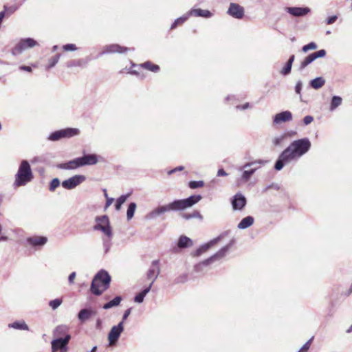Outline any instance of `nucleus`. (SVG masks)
Listing matches in <instances>:
<instances>
[{"label":"nucleus","mask_w":352,"mask_h":352,"mask_svg":"<svg viewBox=\"0 0 352 352\" xmlns=\"http://www.w3.org/2000/svg\"><path fill=\"white\" fill-rule=\"evenodd\" d=\"M122 300V297L120 296H116L113 300H110L109 302L105 303L103 305V309H109L111 307L118 306L120 305V302Z\"/></svg>","instance_id":"nucleus-33"},{"label":"nucleus","mask_w":352,"mask_h":352,"mask_svg":"<svg viewBox=\"0 0 352 352\" xmlns=\"http://www.w3.org/2000/svg\"><path fill=\"white\" fill-rule=\"evenodd\" d=\"M76 272H72L69 274L68 277V280L70 284H72L74 283V280L76 278Z\"/></svg>","instance_id":"nucleus-56"},{"label":"nucleus","mask_w":352,"mask_h":352,"mask_svg":"<svg viewBox=\"0 0 352 352\" xmlns=\"http://www.w3.org/2000/svg\"><path fill=\"white\" fill-rule=\"evenodd\" d=\"M258 167L253 168L250 170H245L243 171L242 174V179L247 182L250 179L251 176L255 173V171L257 170Z\"/></svg>","instance_id":"nucleus-40"},{"label":"nucleus","mask_w":352,"mask_h":352,"mask_svg":"<svg viewBox=\"0 0 352 352\" xmlns=\"http://www.w3.org/2000/svg\"><path fill=\"white\" fill-rule=\"evenodd\" d=\"M86 177L82 175H76L62 182V186L65 189L72 190L85 182Z\"/></svg>","instance_id":"nucleus-10"},{"label":"nucleus","mask_w":352,"mask_h":352,"mask_svg":"<svg viewBox=\"0 0 352 352\" xmlns=\"http://www.w3.org/2000/svg\"><path fill=\"white\" fill-rule=\"evenodd\" d=\"M129 50V48L126 47L120 46L118 44H111L104 47V50L99 54V56H102L105 54L112 53H124Z\"/></svg>","instance_id":"nucleus-16"},{"label":"nucleus","mask_w":352,"mask_h":352,"mask_svg":"<svg viewBox=\"0 0 352 352\" xmlns=\"http://www.w3.org/2000/svg\"><path fill=\"white\" fill-rule=\"evenodd\" d=\"M228 173L223 169L220 168L217 171V176L219 177H223V176H227Z\"/></svg>","instance_id":"nucleus-58"},{"label":"nucleus","mask_w":352,"mask_h":352,"mask_svg":"<svg viewBox=\"0 0 352 352\" xmlns=\"http://www.w3.org/2000/svg\"><path fill=\"white\" fill-rule=\"evenodd\" d=\"M302 87V82L301 80H298L295 86V91L297 94L301 95V90Z\"/></svg>","instance_id":"nucleus-51"},{"label":"nucleus","mask_w":352,"mask_h":352,"mask_svg":"<svg viewBox=\"0 0 352 352\" xmlns=\"http://www.w3.org/2000/svg\"><path fill=\"white\" fill-rule=\"evenodd\" d=\"M60 56H61L60 54H57L54 55V56L51 57L49 59V65L47 66V69H49L54 67L58 62V60L60 58Z\"/></svg>","instance_id":"nucleus-39"},{"label":"nucleus","mask_w":352,"mask_h":352,"mask_svg":"<svg viewBox=\"0 0 352 352\" xmlns=\"http://www.w3.org/2000/svg\"><path fill=\"white\" fill-rule=\"evenodd\" d=\"M96 221V224L94 226V229L95 230H100L109 238H111L113 234L108 217L107 215L97 217Z\"/></svg>","instance_id":"nucleus-6"},{"label":"nucleus","mask_w":352,"mask_h":352,"mask_svg":"<svg viewBox=\"0 0 352 352\" xmlns=\"http://www.w3.org/2000/svg\"><path fill=\"white\" fill-rule=\"evenodd\" d=\"M317 47H318V46H317L316 43H315L314 42H311V43H308L307 45H304L302 47V51L303 52H307L309 50H316V49H317Z\"/></svg>","instance_id":"nucleus-43"},{"label":"nucleus","mask_w":352,"mask_h":352,"mask_svg":"<svg viewBox=\"0 0 352 352\" xmlns=\"http://www.w3.org/2000/svg\"><path fill=\"white\" fill-rule=\"evenodd\" d=\"M325 84V80L322 77H317L309 82V85L314 89H318Z\"/></svg>","instance_id":"nucleus-28"},{"label":"nucleus","mask_w":352,"mask_h":352,"mask_svg":"<svg viewBox=\"0 0 352 352\" xmlns=\"http://www.w3.org/2000/svg\"><path fill=\"white\" fill-rule=\"evenodd\" d=\"M232 208L234 210H241L245 206L246 198L241 193H236L232 199Z\"/></svg>","instance_id":"nucleus-17"},{"label":"nucleus","mask_w":352,"mask_h":352,"mask_svg":"<svg viewBox=\"0 0 352 352\" xmlns=\"http://www.w3.org/2000/svg\"><path fill=\"white\" fill-rule=\"evenodd\" d=\"M63 49L65 51H75L77 50V47L75 44L69 43L66 44L63 46Z\"/></svg>","instance_id":"nucleus-49"},{"label":"nucleus","mask_w":352,"mask_h":352,"mask_svg":"<svg viewBox=\"0 0 352 352\" xmlns=\"http://www.w3.org/2000/svg\"><path fill=\"white\" fill-rule=\"evenodd\" d=\"M93 314L94 312L91 310L88 309H82L79 311L78 314V318L80 322H84L87 320Z\"/></svg>","instance_id":"nucleus-27"},{"label":"nucleus","mask_w":352,"mask_h":352,"mask_svg":"<svg viewBox=\"0 0 352 352\" xmlns=\"http://www.w3.org/2000/svg\"><path fill=\"white\" fill-rule=\"evenodd\" d=\"M81 166L95 165L98 163V156L96 154L84 155L79 157Z\"/></svg>","instance_id":"nucleus-21"},{"label":"nucleus","mask_w":352,"mask_h":352,"mask_svg":"<svg viewBox=\"0 0 352 352\" xmlns=\"http://www.w3.org/2000/svg\"><path fill=\"white\" fill-rule=\"evenodd\" d=\"M285 10L295 17L304 16L311 11L308 7H285Z\"/></svg>","instance_id":"nucleus-15"},{"label":"nucleus","mask_w":352,"mask_h":352,"mask_svg":"<svg viewBox=\"0 0 352 352\" xmlns=\"http://www.w3.org/2000/svg\"><path fill=\"white\" fill-rule=\"evenodd\" d=\"M100 327H101V320L100 319H98L97 322H96V328L100 329Z\"/></svg>","instance_id":"nucleus-63"},{"label":"nucleus","mask_w":352,"mask_h":352,"mask_svg":"<svg viewBox=\"0 0 352 352\" xmlns=\"http://www.w3.org/2000/svg\"><path fill=\"white\" fill-rule=\"evenodd\" d=\"M352 332V324L346 330V333H350Z\"/></svg>","instance_id":"nucleus-64"},{"label":"nucleus","mask_w":352,"mask_h":352,"mask_svg":"<svg viewBox=\"0 0 352 352\" xmlns=\"http://www.w3.org/2000/svg\"><path fill=\"white\" fill-rule=\"evenodd\" d=\"M131 309L129 308L124 311V313L122 316V321H123V323L126 320V318L129 317V316L131 314Z\"/></svg>","instance_id":"nucleus-55"},{"label":"nucleus","mask_w":352,"mask_h":352,"mask_svg":"<svg viewBox=\"0 0 352 352\" xmlns=\"http://www.w3.org/2000/svg\"><path fill=\"white\" fill-rule=\"evenodd\" d=\"M8 327L17 330L29 331V327L23 320H16L12 323H10L8 324Z\"/></svg>","instance_id":"nucleus-25"},{"label":"nucleus","mask_w":352,"mask_h":352,"mask_svg":"<svg viewBox=\"0 0 352 352\" xmlns=\"http://www.w3.org/2000/svg\"><path fill=\"white\" fill-rule=\"evenodd\" d=\"M36 45L37 42L32 38L21 39L12 49V54L14 55H18L21 54L23 50L28 48L33 47Z\"/></svg>","instance_id":"nucleus-8"},{"label":"nucleus","mask_w":352,"mask_h":352,"mask_svg":"<svg viewBox=\"0 0 352 352\" xmlns=\"http://www.w3.org/2000/svg\"><path fill=\"white\" fill-rule=\"evenodd\" d=\"M192 241L185 235H182L178 239L177 247L173 248V252H177L178 249H184L192 246Z\"/></svg>","instance_id":"nucleus-20"},{"label":"nucleus","mask_w":352,"mask_h":352,"mask_svg":"<svg viewBox=\"0 0 352 352\" xmlns=\"http://www.w3.org/2000/svg\"><path fill=\"white\" fill-rule=\"evenodd\" d=\"M136 207L137 205L135 203L131 202L129 204L126 212V217L128 220H131L133 217Z\"/></svg>","instance_id":"nucleus-37"},{"label":"nucleus","mask_w":352,"mask_h":352,"mask_svg":"<svg viewBox=\"0 0 352 352\" xmlns=\"http://www.w3.org/2000/svg\"><path fill=\"white\" fill-rule=\"evenodd\" d=\"M244 8L238 3H231L227 13L233 18L241 19L244 16Z\"/></svg>","instance_id":"nucleus-13"},{"label":"nucleus","mask_w":352,"mask_h":352,"mask_svg":"<svg viewBox=\"0 0 352 352\" xmlns=\"http://www.w3.org/2000/svg\"><path fill=\"white\" fill-rule=\"evenodd\" d=\"M285 138L286 134L285 133L276 135L272 139V143L274 146H281Z\"/></svg>","instance_id":"nucleus-36"},{"label":"nucleus","mask_w":352,"mask_h":352,"mask_svg":"<svg viewBox=\"0 0 352 352\" xmlns=\"http://www.w3.org/2000/svg\"><path fill=\"white\" fill-rule=\"evenodd\" d=\"M34 179V175L28 161L23 160L21 162L18 170L14 175L13 187L14 188L26 186Z\"/></svg>","instance_id":"nucleus-3"},{"label":"nucleus","mask_w":352,"mask_h":352,"mask_svg":"<svg viewBox=\"0 0 352 352\" xmlns=\"http://www.w3.org/2000/svg\"><path fill=\"white\" fill-rule=\"evenodd\" d=\"M211 258H207L205 261L195 265V271L197 273L204 272V268L211 264Z\"/></svg>","instance_id":"nucleus-30"},{"label":"nucleus","mask_w":352,"mask_h":352,"mask_svg":"<svg viewBox=\"0 0 352 352\" xmlns=\"http://www.w3.org/2000/svg\"><path fill=\"white\" fill-rule=\"evenodd\" d=\"M188 13L190 16H201L204 18H210L212 16V13L210 11L200 8L192 9Z\"/></svg>","instance_id":"nucleus-24"},{"label":"nucleus","mask_w":352,"mask_h":352,"mask_svg":"<svg viewBox=\"0 0 352 352\" xmlns=\"http://www.w3.org/2000/svg\"><path fill=\"white\" fill-rule=\"evenodd\" d=\"M102 245H103V248H104V253L106 254L109 252V250L111 249V240L103 239H102Z\"/></svg>","instance_id":"nucleus-42"},{"label":"nucleus","mask_w":352,"mask_h":352,"mask_svg":"<svg viewBox=\"0 0 352 352\" xmlns=\"http://www.w3.org/2000/svg\"><path fill=\"white\" fill-rule=\"evenodd\" d=\"M81 167L79 157H76L67 162L58 164L57 168L60 169L72 170Z\"/></svg>","instance_id":"nucleus-22"},{"label":"nucleus","mask_w":352,"mask_h":352,"mask_svg":"<svg viewBox=\"0 0 352 352\" xmlns=\"http://www.w3.org/2000/svg\"><path fill=\"white\" fill-rule=\"evenodd\" d=\"M266 162L264 161V160H257V161H254V162H248V163H246L244 166H243V168H247L248 167H250L253 165H255V164H260V165H263Z\"/></svg>","instance_id":"nucleus-46"},{"label":"nucleus","mask_w":352,"mask_h":352,"mask_svg":"<svg viewBox=\"0 0 352 352\" xmlns=\"http://www.w3.org/2000/svg\"><path fill=\"white\" fill-rule=\"evenodd\" d=\"M71 339L69 334H66L65 338H57L52 341V351L56 352L57 350L60 351H67V344Z\"/></svg>","instance_id":"nucleus-7"},{"label":"nucleus","mask_w":352,"mask_h":352,"mask_svg":"<svg viewBox=\"0 0 352 352\" xmlns=\"http://www.w3.org/2000/svg\"><path fill=\"white\" fill-rule=\"evenodd\" d=\"M294 59H295L294 55L290 56L286 64L291 65L292 66Z\"/></svg>","instance_id":"nucleus-60"},{"label":"nucleus","mask_w":352,"mask_h":352,"mask_svg":"<svg viewBox=\"0 0 352 352\" xmlns=\"http://www.w3.org/2000/svg\"><path fill=\"white\" fill-rule=\"evenodd\" d=\"M204 183L203 181L201 180H199V181H191L189 182V187L192 189H195V188H201L202 186H204Z\"/></svg>","instance_id":"nucleus-44"},{"label":"nucleus","mask_w":352,"mask_h":352,"mask_svg":"<svg viewBox=\"0 0 352 352\" xmlns=\"http://www.w3.org/2000/svg\"><path fill=\"white\" fill-rule=\"evenodd\" d=\"M254 219L252 216H247L239 222L237 228L241 230L246 229L254 223Z\"/></svg>","instance_id":"nucleus-26"},{"label":"nucleus","mask_w":352,"mask_h":352,"mask_svg":"<svg viewBox=\"0 0 352 352\" xmlns=\"http://www.w3.org/2000/svg\"><path fill=\"white\" fill-rule=\"evenodd\" d=\"M190 17L188 12L184 14L182 16H180L176 19L174 22L172 23L170 26V30H173L176 28L178 25H182L185 21L188 20Z\"/></svg>","instance_id":"nucleus-31"},{"label":"nucleus","mask_w":352,"mask_h":352,"mask_svg":"<svg viewBox=\"0 0 352 352\" xmlns=\"http://www.w3.org/2000/svg\"><path fill=\"white\" fill-rule=\"evenodd\" d=\"M311 144L307 138L293 141L278 156L274 169L280 170L285 165L297 161L311 148Z\"/></svg>","instance_id":"nucleus-1"},{"label":"nucleus","mask_w":352,"mask_h":352,"mask_svg":"<svg viewBox=\"0 0 352 352\" xmlns=\"http://www.w3.org/2000/svg\"><path fill=\"white\" fill-rule=\"evenodd\" d=\"M337 19H338V16L336 15L331 16L327 19V23L328 25L333 24V23H335V21L337 20Z\"/></svg>","instance_id":"nucleus-53"},{"label":"nucleus","mask_w":352,"mask_h":352,"mask_svg":"<svg viewBox=\"0 0 352 352\" xmlns=\"http://www.w3.org/2000/svg\"><path fill=\"white\" fill-rule=\"evenodd\" d=\"M60 180L58 178L53 179L50 182L49 190L52 192L54 191L60 186Z\"/></svg>","instance_id":"nucleus-45"},{"label":"nucleus","mask_w":352,"mask_h":352,"mask_svg":"<svg viewBox=\"0 0 352 352\" xmlns=\"http://www.w3.org/2000/svg\"><path fill=\"white\" fill-rule=\"evenodd\" d=\"M314 121V117L312 116H306L303 118V123L305 125H308Z\"/></svg>","instance_id":"nucleus-52"},{"label":"nucleus","mask_w":352,"mask_h":352,"mask_svg":"<svg viewBox=\"0 0 352 352\" xmlns=\"http://www.w3.org/2000/svg\"><path fill=\"white\" fill-rule=\"evenodd\" d=\"M292 120V113L289 111H284L276 113L273 118L274 124H280L283 122L291 121Z\"/></svg>","instance_id":"nucleus-18"},{"label":"nucleus","mask_w":352,"mask_h":352,"mask_svg":"<svg viewBox=\"0 0 352 352\" xmlns=\"http://www.w3.org/2000/svg\"><path fill=\"white\" fill-rule=\"evenodd\" d=\"M111 280V276L107 271L100 270L91 282V292L96 296L101 295L104 290L109 287Z\"/></svg>","instance_id":"nucleus-4"},{"label":"nucleus","mask_w":352,"mask_h":352,"mask_svg":"<svg viewBox=\"0 0 352 352\" xmlns=\"http://www.w3.org/2000/svg\"><path fill=\"white\" fill-rule=\"evenodd\" d=\"M326 55V51L324 50H320L316 52L309 54L305 59L300 63L298 70L302 71L307 66L311 64L318 58H322Z\"/></svg>","instance_id":"nucleus-12"},{"label":"nucleus","mask_w":352,"mask_h":352,"mask_svg":"<svg viewBox=\"0 0 352 352\" xmlns=\"http://www.w3.org/2000/svg\"><path fill=\"white\" fill-rule=\"evenodd\" d=\"M131 195V192H129L126 195H122L116 199L115 208L116 210L121 209L122 205L126 201L127 198Z\"/></svg>","instance_id":"nucleus-34"},{"label":"nucleus","mask_w":352,"mask_h":352,"mask_svg":"<svg viewBox=\"0 0 352 352\" xmlns=\"http://www.w3.org/2000/svg\"><path fill=\"white\" fill-rule=\"evenodd\" d=\"M123 330V321H120L117 325L111 329L108 335L110 345H114L117 342Z\"/></svg>","instance_id":"nucleus-11"},{"label":"nucleus","mask_w":352,"mask_h":352,"mask_svg":"<svg viewBox=\"0 0 352 352\" xmlns=\"http://www.w3.org/2000/svg\"><path fill=\"white\" fill-rule=\"evenodd\" d=\"M4 16H5V12L4 11L0 12V24L1 23Z\"/></svg>","instance_id":"nucleus-62"},{"label":"nucleus","mask_w":352,"mask_h":352,"mask_svg":"<svg viewBox=\"0 0 352 352\" xmlns=\"http://www.w3.org/2000/svg\"><path fill=\"white\" fill-rule=\"evenodd\" d=\"M113 201V198L107 197V202H106V207L109 206L112 204Z\"/></svg>","instance_id":"nucleus-61"},{"label":"nucleus","mask_w":352,"mask_h":352,"mask_svg":"<svg viewBox=\"0 0 352 352\" xmlns=\"http://www.w3.org/2000/svg\"><path fill=\"white\" fill-rule=\"evenodd\" d=\"M19 69L21 70V71H25V72H32V68L30 66L21 65V66L19 67Z\"/></svg>","instance_id":"nucleus-57"},{"label":"nucleus","mask_w":352,"mask_h":352,"mask_svg":"<svg viewBox=\"0 0 352 352\" xmlns=\"http://www.w3.org/2000/svg\"><path fill=\"white\" fill-rule=\"evenodd\" d=\"M27 243L32 248L38 250L42 246L46 244L47 239L45 236H34L28 237L26 239Z\"/></svg>","instance_id":"nucleus-14"},{"label":"nucleus","mask_w":352,"mask_h":352,"mask_svg":"<svg viewBox=\"0 0 352 352\" xmlns=\"http://www.w3.org/2000/svg\"><path fill=\"white\" fill-rule=\"evenodd\" d=\"M234 240L232 239L229 244L226 245V246L223 247L221 249H220L217 253H215L212 256L209 257V258H211V262L213 263L215 261L219 260L222 258H223L227 253L228 252L230 247L233 245Z\"/></svg>","instance_id":"nucleus-23"},{"label":"nucleus","mask_w":352,"mask_h":352,"mask_svg":"<svg viewBox=\"0 0 352 352\" xmlns=\"http://www.w3.org/2000/svg\"><path fill=\"white\" fill-rule=\"evenodd\" d=\"M79 129L66 128L52 132L47 138L50 141H58L63 138H70L79 134Z\"/></svg>","instance_id":"nucleus-5"},{"label":"nucleus","mask_w":352,"mask_h":352,"mask_svg":"<svg viewBox=\"0 0 352 352\" xmlns=\"http://www.w3.org/2000/svg\"><path fill=\"white\" fill-rule=\"evenodd\" d=\"M184 166H177V167H176V168H173V169H172V170H169V171L168 172V175L173 174V173H175V172H177V171H181V170H184Z\"/></svg>","instance_id":"nucleus-54"},{"label":"nucleus","mask_w":352,"mask_h":352,"mask_svg":"<svg viewBox=\"0 0 352 352\" xmlns=\"http://www.w3.org/2000/svg\"><path fill=\"white\" fill-rule=\"evenodd\" d=\"M342 102V99L340 96H333L331 98V100L329 110L331 111H334L336 108H338L340 105H341Z\"/></svg>","instance_id":"nucleus-32"},{"label":"nucleus","mask_w":352,"mask_h":352,"mask_svg":"<svg viewBox=\"0 0 352 352\" xmlns=\"http://www.w3.org/2000/svg\"><path fill=\"white\" fill-rule=\"evenodd\" d=\"M292 65L286 64L283 69L280 71V74L283 76H287L291 73Z\"/></svg>","instance_id":"nucleus-47"},{"label":"nucleus","mask_w":352,"mask_h":352,"mask_svg":"<svg viewBox=\"0 0 352 352\" xmlns=\"http://www.w3.org/2000/svg\"><path fill=\"white\" fill-rule=\"evenodd\" d=\"M81 65V60H72L67 63V67H78L80 66Z\"/></svg>","instance_id":"nucleus-50"},{"label":"nucleus","mask_w":352,"mask_h":352,"mask_svg":"<svg viewBox=\"0 0 352 352\" xmlns=\"http://www.w3.org/2000/svg\"><path fill=\"white\" fill-rule=\"evenodd\" d=\"M160 273V261L154 260L146 272V278L151 280L149 285L152 287L153 283Z\"/></svg>","instance_id":"nucleus-9"},{"label":"nucleus","mask_w":352,"mask_h":352,"mask_svg":"<svg viewBox=\"0 0 352 352\" xmlns=\"http://www.w3.org/2000/svg\"><path fill=\"white\" fill-rule=\"evenodd\" d=\"M313 340V338H311L309 340H308L306 343L303 344V346L301 347V349L298 352H307L310 344L311 342V340Z\"/></svg>","instance_id":"nucleus-48"},{"label":"nucleus","mask_w":352,"mask_h":352,"mask_svg":"<svg viewBox=\"0 0 352 352\" xmlns=\"http://www.w3.org/2000/svg\"><path fill=\"white\" fill-rule=\"evenodd\" d=\"M249 107H250V104L248 102H246L243 105L236 106V108L239 109L244 110V109L249 108Z\"/></svg>","instance_id":"nucleus-59"},{"label":"nucleus","mask_w":352,"mask_h":352,"mask_svg":"<svg viewBox=\"0 0 352 352\" xmlns=\"http://www.w3.org/2000/svg\"><path fill=\"white\" fill-rule=\"evenodd\" d=\"M63 302L61 298H56L49 302V306L53 309H56Z\"/></svg>","instance_id":"nucleus-41"},{"label":"nucleus","mask_w":352,"mask_h":352,"mask_svg":"<svg viewBox=\"0 0 352 352\" xmlns=\"http://www.w3.org/2000/svg\"><path fill=\"white\" fill-rule=\"evenodd\" d=\"M201 199V195H191L184 199H177L166 205L160 206L147 214L148 219H155L170 211L183 210L192 206Z\"/></svg>","instance_id":"nucleus-2"},{"label":"nucleus","mask_w":352,"mask_h":352,"mask_svg":"<svg viewBox=\"0 0 352 352\" xmlns=\"http://www.w3.org/2000/svg\"><path fill=\"white\" fill-rule=\"evenodd\" d=\"M141 67L153 72H157L160 71V67L157 65L153 64L151 61L144 62L141 64Z\"/></svg>","instance_id":"nucleus-35"},{"label":"nucleus","mask_w":352,"mask_h":352,"mask_svg":"<svg viewBox=\"0 0 352 352\" xmlns=\"http://www.w3.org/2000/svg\"><path fill=\"white\" fill-rule=\"evenodd\" d=\"M151 285L144 288L141 292L134 297V301L137 303H142L144 301L146 295L151 291Z\"/></svg>","instance_id":"nucleus-29"},{"label":"nucleus","mask_w":352,"mask_h":352,"mask_svg":"<svg viewBox=\"0 0 352 352\" xmlns=\"http://www.w3.org/2000/svg\"><path fill=\"white\" fill-rule=\"evenodd\" d=\"M221 236L210 241L208 243H205L201 245L199 248H197L193 253V256H199L203 253L207 252L211 247H212L214 244H216L221 239Z\"/></svg>","instance_id":"nucleus-19"},{"label":"nucleus","mask_w":352,"mask_h":352,"mask_svg":"<svg viewBox=\"0 0 352 352\" xmlns=\"http://www.w3.org/2000/svg\"><path fill=\"white\" fill-rule=\"evenodd\" d=\"M67 331V327L65 325H60L58 326L54 331V336L56 337H58L60 336H63Z\"/></svg>","instance_id":"nucleus-38"}]
</instances>
